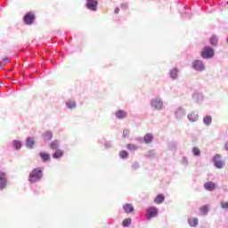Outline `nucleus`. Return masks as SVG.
I'll list each match as a JSON object with an SVG mask.
<instances>
[{"label": "nucleus", "mask_w": 228, "mask_h": 228, "mask_svg": "<svg viewBox=\"0 0 228 228\" xmlns=\"http://www.w3.org/2000/svg\"><path fill=\"white\" fill-rule=\"evenodd\" d=\"M42 177H44V174L42 173V168L36 167L30 172L28 175V181L29 183H37V181H40Z\"/></svg>", "instance_id": "nucleus-1"}, {"label": "nucleus", "mask_w": 228, "mask_h": 228, "mask_svg": "<svg viewBox=\"0 0 228 228\" xmlns=\"http://www.w3.org/2000/svg\"><path fill=\"white\" fill-rule=\"evenodd\" d=\"M200 56L204 60H209L215 56V50L209 46H205L200 52Z\"/></svg>", "instance_id": "nucleus-2"}, {"label": "nucleus", "mask_w": 228, "mask_h": 228, "mask_svg": "<svg viewBox=\"0 0 228 228\" xmlns=\"http://www.w3.org/2000/svg\"><path fill=\"white\" fill-rule=\"evenodd\" d=\"M151 107L154 110H163V101L160 98H155L151 101Z\"/></svg>", "instance_id": "nucleus-3"}, {"label": "nucleus", "mask_w": 228, "mask_h": 228, "mask_svg": "<svg viewBox=\"0 0 228 228\" xmlns=\"http://www.w3.org/2000/svg\"><path fill=\"white\" fill-rule=\"evenodd\" d=\"M8 183V178L6 177V173L0 171V190H4Z\"/></svg>", "instance_id": "nucleus-4"}, {"label": "nucleus", "mask_w": 228, "mask_h": 228, "mask_svg": "<svg viewBox=\"0 0 228 228\" xmlns=\"http://www.w3.org/2000/svg\"><path fill=\"white\" fill-rule=\"evenodd\" d=\"M97 4H99L97 0H86V8L92 12H97Z\"/></svg>", "instance_id": "nucleus-5"}, {"label": "nucleus", "mask_w": 228, "mask_h": 228, "mask_svg": "<svg viewBox=\"0 0 228 228\" xmlns=\"http://www.w3.org/2000/svg\"><path fill=\"white\" fill-rule=\"evenodd\" d=\"M35 19H36L35 13L28 12L23 18V20L25 24L31 25L33 22H35Z\"/></svg>", "instance_id": "nucleus-6"}, {"label": "nucleus", "mask_w": 228, "mask_h": 228, "mask_svg": "<svg viewBox=\"0 0 228 228\" xmlns=\"http://www.w3.org/2000/svg\"><path fill=\"white\" fill-rule=\"evenodd\" d=\"M154 216H158V208H150L147 210L146 217L148 220L151 218H154Z\"/></svg>", "instance_id": "nucleus-7"}, {"label": "nucleus", "mask_w": 228, "mask_h": 228, "mask_svg": "<svg viewBox=\"0 0 228 228\" xmlns=\"http://www.w3.org/2000/svg\"><path fill=\"white\" fill-rule=\"evenodd\" d=\"M213 162L216 168H222V167H224V162L222 161L220 155H216Z\"/></svg>", "instance_id": "nucleus-8"}, {"label": "nucleus", "mask_w": 228, "mask_h": 228, "mask_svg": "<svg viewBox=\"0 0 228 228\" xmlns=\"http://www.w3.org/2000/svg\"><path fill=\"white\" fill-rule=\"evenodd\" d=\"M192 67L193 69H195V70H200L202 71L204 70V63L202 62V61H194L192 63Z\"/></svg>", "instance_id": "nucleus-9"}, {"label": "nucleus", "mask_w": 228, "mask_h": 228, "mask_svg": "<svg viewBox=\"0 0 228 228\" xmlns=\"http://www.w3.org/2000/svg\"><path fill=\"white\" fill-rule=\"evenodd\" d=\"M204 188L208 190V191H213L216 188V184L213 182H207L204 183Z\"/></svg>", "instance_id": "nucleus-10"}, {"label": "nucleus", "mask_w": 228, "mask_h": 228, "mask_svg": "<svg viewBox=\"0 0 228 228\" xmlns=\"http://www.w3.org/2000/svg\"><path fill=\"white\" fill-rule=\"evenodd\" d=\"M123 209L125 213H133V211H134V207H133L131 203H126L123 206Z\"/></svg>", "instance_id": "nucleus-11"}, {"label": "nucleus", "mask_w": 228, "mask_h": 228, "mask_svg": "<svg viewBox=\"0 0 228 228\" xmlns=\"http://www.w3.org/2000/svg\"><path fill=\"white\" fill-rule=\"evenodd\" d=\"M188 224L191 227H197L199 224V219H197V217H191L188 219Z\"/></svg>", "instance_id": "nucleus-12"}, {"label": "nucleus", "mask_w": 228, "mask_h": 228, "mask_svg": "<svg viewBox=\"0 0 228 228\" xmlns=\"http://www.w3.org/2000/svg\"><path fill=\"white\" fill-rule=\"evenodd\" d=\"M39 156L43 161H49L51 159V155L44 151L40 152Z\"/></svg>", "instance_id": "nucleus-13"}, {"label": "nucleus", "mask_w": 228, "mask_h": 228, "mask_svg": "<svg viewBox=\"0 0 228 228\" xmlns=\"http://www.w3.org/2000/svg\"><path fill=\"white\" fill-rule=\"evenodd\" d=\"M188 119L191 122H197V120H199V116L195 114V112H191V114L188 115Z\"/></svg>", "instance_id": "nucleus-14"}, {"label": "nucleus", "mask_w": 228, "mask_h": 228, "mask_svg": "<svg viewBox=\"0 0 228 228\" xmlns=\"http://www.w3.org/2000/svg\"><path fill=\"white\" fill-rule=\"evenodd\" d=\"M164 201H165V195L163 194L157 195V197L154 200V202L156 204H161V202H164Z\"/></svg>", "instance_id": "nucleus-15"}, {"label": "nucleus", "mask_w": 228, "mask_h": 228, "mask_svg": "<svg viewBox=\"0 0 228 228\" xmlns=\"http://www.w3.org/2000/svg\"><path fill=\"white\" fill-rule=\"evenodd\" d=\"M63 157V151L56 150V151L53 154V158L54 159H60V158Z\"/></svg>", "instance_id": "nucleus-16"}, {"label": "nucleus", "mask_w": 228, "mask_h": 228, "mask_svg": "<svg viewBox=\"0 0 228 228\" xmlns=\"http://www.w3.org/2000/svg\"><path fill=\"white\" fill-rule=\"evenodd\" d=\"M143 140L146 143H151V142L154 140V136L152 135V134H146L143 137Z\"/></svg>", "instance_id": "nucleus-17"}, {"label": "nucleus", "mask_w": 228, "mask_h": 228, "mask_svg": "<svg viewBox=\"0 0 228 228\" xmlns=\"http://www.w3.org/2000/svg\"><path fill=\"white\" fill-rule=\"evenodd\" d=\"M116 117L117 118H126V117H127V113L124 110H118L116 112Z\"/></svg>", "instance_id": "nucleus-18"}, {"label": "nucleus", "mask_w": 228, "mask_h": 228, "mask_svg": "<svg viewBox=\"0 0 228 228\" xmlns=\"http://www.w3.org/2000/svg\"><path fill=\"white\" fill-rule=\"evenodd\" d=\"M210 44L211 45L216 47L218 45V37L216 36H212L210 37Z\"/></svg>", "instance_id": "nucleus-19"}, {"label": "nucleus", "mask_w": 228, "mask_h": 228, "mask_svg": "<svg viewBox=\"0 0 228 228\" xmlns=\"http://www.w3.org/2000/svg\"><path fill=\"white\" fill-rule=\"evenodd\" d=\"M44 139L46 142H49V140H53V132L47 131L44 134Z\"/></svg>", "instance_id": "nucleus-20"}, {"label": "nucleus", "mask_w": 228, "mask_h": 228, "mask_svg": "<svg viewBox=\"0 0 228 228\" xmlns=\"http://www.w3.org/2000/svg\"><path fill=\"white\" fill-rule=\"evenodd\" d=\"M33 145H35V140L31 137L27 138V147L28 149H33Z\"/></svg>", "instance_id": "nucleus-21"}, {"label": "nucleus", "mask_w": 228, "mask_h": 228, "mask_svg": "<svg viewBox=\"0 0 228 228\" xmlns=\"http://www.w3.org/2000/svg\"><path fill=\"white\" fill-rule=\"evenodd\" d=\"M200 213H202V215H207L208 211H209V206L205 205V206L200 207Z\"/></svg>", "instance_id": "nucleus-22"}, {"label": "nucleus", "mask_w": 228, "mask_h": 228, "mask_svg": "<svg viewBox=\"0 0 228 228\" xmlns=\"http://www.w3.org/2000/svg\"><path fill=\"white\" fill-rule=\"evenodd\" d=\"M119 158H121V159H126L129 158V153L126 151H121L119 152Z\"/></svg>", "instance_id": "nucleus-23"}, {"label": "nucleus", "mask_w": 228, "mask_h": 228, "mask_svg": "<svg viewBox=\"0 0 228 228\" xmlns=\"http://www.w3.org/2000/svg\"><path fill=\"white\" fill-rule=\"evenodd\" d=\"M178 70L177 69H173L171 71H170V76L173 79H175V77H177V74H178Z\"/></svg>", "instance_id": "nucleus-24"}, {"label": "nucleus", "mask_w": 228, "mask_h": 228, "mask_svg": "<svg viewBox=\"0 0 228 228\" xmlns=\"http://www.w3.org/2000/svg\"><path fill=\"white\" fill-rule=\"evenodd\" d=\"M66 105L69 110H72V108H76V102L74 101H69L66 102Z\"/></svg>", "instance_id": "nucleus-25"}, {"label": "nucleus", "mask_w": 228, "mask_h": 228, "mask_svg": "<svg viewBox=\"0 0 228 228\" xmlns=\"http://www.w3.org/2000/svg\"><path fill=\"white\" fill-rule=\"evenodd\" d=\"M204 124H206L207 126H209V124H211L212 122V118L211 116H207L204 118L203 119Z\"/></svg>", "instance_id": "nucleus-26"}, {"label": "nucleus", "mask_w": 228, "mask_h": 228, "mask_svg": "<svg viewBox=\"0 0 228 228\" xmlns=\"http://www.w3.org/2000/svg\"><path fill=\"white\" fill-rule=\"evenodd\" d=\"M128 151H136L138 149V146L137 145H134V144H131V143H128L126 145Z\"/></svg>", "instance_id": "nucleus-27"}, {"label": "nucleus", "mask_w": 228, "mask_h": 228, "mask_svg": "<svg viewBox=\"0 0 228 228\" xmlns=\"http://www.w3.org/2000/svg\"><path fill=\"white\" fill-rule=\"evenodd\" d=\"M13 147H15V149H20V147H22V143H20V141H13Z\"/></svg>", "instance_id": "nucleus-28"}, {"label": "nucleus", "mask_w": 228, "mask_h": 228, "mask_svg": "<svg viewBox=\"0 0 228 228\" xmlns=\"http://www.w3.org/2000/svg\"><path fill=\"white\" fill-rule=\"evenodd\" d=\"M192 152L194 156H200V150L197 147L192 148Z\"/></svg>", "instance_id": "nucleus-29"}, {"label": "nucleus", "mask_w": 228, "mask_h": 228, "mask_svg": "<svg viewBox=\"0 0 228 228\" xmlns=\"http://www.w3.org/2000/svg\"><path fill=\"white\" fill-rule=\"evenodd\" d=\"M129 225H131V219H125L123 221V226L124 227H129Z\"/></svg>", "instance_id": "nucleus-30"}, {"label": "nucleus", "mask_w": 228, "mask_h": 228, "mask_svg": "<svg viewBox=\"0 0 228 228\" xmlns=\"http://www.w3.org/2000/svg\"><path fill=\"white\" fill-rule=\"evenodd\" d=\"M51 149L54 150V149H58V141H53L51 144H50Z\"/></svg>", "instance_id": "nucleus-31"}, {"label": "nucleus", "mask_w": 228, "mask_h": 228, "mask_svg": "<svg viewBox=\"0 0 228 228\" xmlns=\"http://www.w3.org/2000/svg\"><path fill=\"white\" fill-rule=\"evenodd\" d=\"M221 208L223 209H228V201H222L221 202Z\"/></svg>", "instance_id": "nucleus-32"}, {"label": "nucleus", "mask_w": 228, "mask_h": 228, "mask_svg": "<svg viewBox=\"0 0 228 228\" xmlns=\"http://www.w3.org/2000/svg\"><path fill=\"white\" fill-rule=\"evenodd\" d=\"M129 134H131V132L129 130H124L123 131V136L124 138L129 137Z\"/></svg>", "instance_id": "nucleus-33"}, {"label": "nucleus", "mask_w": 228, "mask_h": 228, "mask_svg": "<svg viewBox=\"0 0 228 228\" xmlns=\"http://www.w3.org/2000/svg\"><path fill=\"white\" fill-rule=\"evenodd\" d=\"M119 12H120V9H119V8H115L114 13H116V15L118 14Z\"/></svg>", "instance_id": "nucleus-34"}, {"label": "nucleus", "mask_w": 228, "mask_h": 228, "mask_svg": "<svg viewBox=\"0 0 228 228\" xmlns=\"http://www.w3.org/2000/svg\"><path fill=\"white\" fill-rule=\"evenodd\" d=\"M4 61L5 63H10V59H9L8 57H5V58L4 59Z\"/></svg>", "instance_id": "nucleus-35"}, {"label": "nucleus", "mask_w": 228, "mask_h": 228, "mask_svg": "<svg viewBox=\"0 0 228 228\" xmlns=\"http://www.w3.org/2000/svg\"><path fill=\"white\" fill-rule=\"evenodd\" d=\"M224 149H225V151H228V141H227V142L224 144Z\"/></svg>", "instance_id": "nucleus-36"}, {"label": "nucleus", "mask_w": 228, "mask_h": 228, "mask_svg": "<svg viewBox=\"0 0 228 228\" xmlns=\"http://www.w3.org/2000/svg\"><path fill=\"white\" fill-rule=\"evenodd\" d=\"M227 4H228V1H227Z\"/></svg>", "instance_id": "nucleus-37"}, {"label": "nucleus", "mask_w": 228, "mask_h": 228, "mask_svg": "<svg viewBox=\"0 0 228 228\" xmlns=\"http://www.w3.org/2000/svg\"><path fill=\"white\" fill-rule=\"evenodd\" d=\"M0 65H1V62H0Z\"/></svg>", "instance_id": "nucleus-38"}]
</instances>
